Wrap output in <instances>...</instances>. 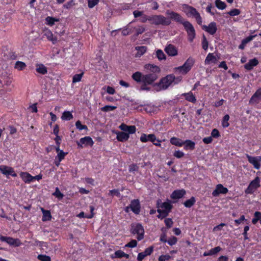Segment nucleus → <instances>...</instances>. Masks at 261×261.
<instances>
[{"label":"nucleus","mask_w":261,"mask_h":261,"mask_svg":"<svg viewBox=\"0 0 261 261\" xmlns=\"http://www.w3.org/2000/svg\"><path fill=\"white\" fill-rule=\"evenodd\" d=\"M202 48L204 50H206L208 48V41L206 38L203 36L202 41Z\"/></svg>","instance_id":"59"},{"label":"nucleus","mask_w":261,"mask_h":261,"mask_svg":"<svg viewBox=\"0 0 261 261\" xmlns=\"http://www.w3.org/2000/svg\"><path fill=\"white\" fill-rule=\"evenodd\" d=\"M67 154V152H65L63 151H60L58 153L57 156L56 157V160H59V162H61L62 160H63L65 156V155Z\"/></svg>","instance_id":"50"},{"label":"nucleus","mask_w":261,"mask_h":261,"mask_svg":"<svg viewBox=\"0 0 261 261\" xmlns=\"http://www.w3.org/2000/svg\"><path fill=\"white\" fill-rule=\"evenodd\" d=\"M218 59L217 57L214 55L213 53H209L204 61L205 65H210L211 64H215L217 63Z\"/></svg>","instance_id":"22"},{"label":"nucleus","mask_w":261,"mask_h":261,"mask_svg":"<svg viewBox=\"0 0 261 261\" xmlns=\"http://www.w3.org/2000/svg\"><path fill=\"white\" fill-rule=\"evenodd\" d=\"M137 245V242L135 240H132L125 245V247L134 248Z\"/></svg>","instance_id":"54"},{"label":"nucleus","mask_w":261,"mask_h":261,"mask_svg":"<svg viewBox=\"0 0 261 261\" xmlns=\"http://www.w3.org/2000/svg\"><path fill=\"white\" fill-rule=\"evenodd\" d=\"M215 5L216 7L219 10H224L226 8V4L221 0H216Z\"/></svg>","instance_id":"39"},{"label":"nucleus","mask_w":261,"mask_h":261,"mask_svg":"<svg viewBox=\"0 0 261 261\" xmlns=\"http://www.w3.org/2000/svg\"><path fill=\"white\" fill-rule=\"evenodd\" d=\"M170 143L173 145L180 147L182 146L184 144V141L176 137L171 138L170 139Z\"/></svg>","instance_id":"34"},{"label":"nucleus","mask_w":261,"mask_h":261,"mask_svg":"<svg viewBox=\"0 0 261 261\" xmlns=\"http://www.w3.org/2000/svg\"><path fill=\"white\" fill-rule=\"evenodd\" d=\"M231 16H235L240 14V11L237 9H233L227 13Z\"/></svg>","instance_id":"53"},{"label":"nucleus","mask_w":261,"mask_h":261,"mask_svg":"<svg viewBox=\"0 0 261 261\" xmlns=\"http://www.w3.org/2000/svg\"><path fill=\"white\" fill-rule=\"evenodd\" d=\"M194 63V59L189 57L182 66L175 67L174 69V71L178 74H186L191 69Z\"/></svg>","instance_id":"4"},{"label":"nucleus","mask_w":261,"mask_h":261,"mask_svg":"<svg viewBox=\"0 0 261 261\" xmlns=\"http://www.w3.org/2000/svg\"><path fill=\"white\" fill-rule=\"evenodd\" d=\"M131 210L135 214H138L140 212V205L138 200H133L130 204Z\"/></svg>","instance_id":"20"},{"label":"nucleus","mask_w":261,"mask_h":261,"mask_svg":"<svg viewBox=\"0 0 261 261\" xmlns=\"http://www.w3.org/2000/svg\"><path fill=\"white\" fill-rule=\"evenodd\" d=\"M143 75H142L141 72L139 71L136 72L132 75V78L137 82L143 83Z\"/></svg>","instance_id":"36"},{"label":"nucleus","mask_w":261,"mask_h":261,"mask_svg":"<svg viewBox=\"0 0 261 261\" xmlns=\"http://www.w3.org/2000/svg\"><path fill=\"white\" fill-rule=\"evenodd\" d=\"M228 192V190L227 188L224 187L222 184H218L212 192V195L214 197H217L220 194H226Z\"/></svg>","instance_id":"13"},{"label":"nucleus","mask_w":261,"mask_h":261,"mask_svg":"<svg viewBox=\"0 0 261 261\" xmlns=\"http://www.w3.org/2000/svg\"><path fill=\"white\" fill-rule=\"evenodd\" d=\"M258 64V61L256 58L250 60L249 62L244 65V67L248 70H251L254 66Z\"/></svg>","instance_id":"25"},{"label":"nucleus","mask_w":261,"mask_h":261,"mask_svg":"<svg viewBox=\"0 0 261 261\" xmlns=\"http://www.w3.org/2000/svg\"><path fill=\"white\" fill-rule=\"evenodd\" d=\"M37 258L41 261H51L50 257L45 255H38Z\"/></svg>","instance_id":"52"},{"label":"nucleus","mask_w":261,"mask_h":261,"mask_svg":"<svg viewBox=\"0 0 261 261\" xmlns=\"http://www.w3.org/2000/svg\"><path fill=\"white\" fill-rule=\"evenodd\" d=\"M166 14L168 15L171 19L178 22L181 23L182 24L183 22L185 21L182 17L177 13L174 12L173 11H167L166 12Z\"/></svg>","instance_id":"15"},{"label":"nucleus","mask_w":261,"mask_h":261,"mask_svg":"<svg viewBox=\"0 0 261 261\" xmlns=\"http://www.w3.org/2000/svg\"><path fill=\"white\" fill-rule=\"evenodd\" d=\"M172 257L169 254L162 255L158 258L159 261H167L170 259Z\"/></svg>","instance_id":"51"},{"label":"nucleus","mask_w":261,"mask_h":261,"mask_svg":"<svg viewBox=\"0 0 261 261\" xmlns=\"http://www.w3.org/2000/svg\"><path fill=\"white\" fill-rule=\"evenodd\" d=\"M144 69L146 72L152 73L143 75V83L145 85H151L158 79V74L160 72V68L158 66L147 64L144 66Z\"/></svg>","instance_id":"1"},{"label":"nucleus","mask_w":261,"mask_h":261,"mask_svg":"<svg viewBox=\"0 0 261 261\" xmlns=\"http://www.w3.org/2000/svg\"><path fill=\"white\" fill-rule=\"evenodd\" d=\"M260 187V179L256 177L254 180L251 181L248 187L245 190L247 194H252L258 188Z\"/></svg>","instance_id":"9"},{"label":"nucleus","mask_w":261,"mask_h":261,"mask_svg":"<svg viewBox=\"0 0 261 261\" xmlns=\"http://www.w3.org/2000/svg\"><path fill=\"white\" fill-rule=\"evenodd\" d=\"M183 25L188 34V39L192 42L195 37V31L193 25L188 21L183 22Z\"/></svg>","instance_id":"7"},{"label":"nucleus","mask_w":261,"mask_h":261,"mask_svg":"<svg viewBox=\"0 0 261 261\" xmlns=\"http://www.w3.org/2000/svg\"><path fill=\"white\" fill-rule=\"evenodd\" d=\"M116 107L112 106H106L101 108V110L103 112H109L114 110L116 109Z\"/></svg>","instance_id":"49"},{"label":"nucleus","mask_w":261,"mask_h":261,"mask_svg":"<svg viewBox=\"0 0 261 261\" xmlns=\"http://www.w3.org/2000/svg\"><path fill=\"white\" fill-rule=\"evenodd\" d=\"M185 145L184 148L186 150H193L195 148V143L190 140H187L184 142Z\"/></svg>","instance_id":"32"},{"label":"nucleus","mask_w":261,"mask_h":261,"mask_svg":"<svg viewBox=\"0 0 261 261\" xmlns=\"http://www.w3.org/2000/svg\"><path fill=\"white\" fill-rule=\"evenodd\" d=\"M114 133L117 135V139L120 142H125L128 140L129 136L128 134L124 132L115 131Z\"/></svg>","instance_id":"19"},{"label":"nucleus","mask_w":261,"mask_h":261,"mask_svg":"<svg viewBox=\"0 0 261 261\" xmlns=\"http://www.w3.org/2000/svg\"><path fill=\"white\" fill-rule=\"evenodd\" d=\"M83 76V73L75 74L72 78V83H76L81 81Z\"/></svg>","instance_id":"44"},{"label":"nucleus","mask_w":261,"mask_h":261,"mask_svg":"<svg viewBox=\"0 0 261 261\" xmlns=\"http://www.w3.org/2000/svg\"><path fill=\"white\" fill-rule=\"evenodd\" d=\"M132 232L134 234H137V239L140 241L143 239L144 230L143 226L140 224H135L132 225Z\"/></svg>","instance_id":"8"},{"label":"nucleus","mask_w":261,"mask_h":261,"mask_svg":"<svg viewBox=\"0 0 261 261\" xmlns=\"http://www.w3.org/2000/svg\"><path fill=\"white\" fill-rule=\"evenodd\" d=\"M246 156L248 162L251 164L254 168L258 169L260 166L261 156H252L248 154H246Z\"/></svg>","instance_id":"11"},{"label":"nucleus","mask_w":261,"mask_h":261,"mask_svg":"<svg viewBox=\"0 0 261 261\" xmlns=\"http://www.w3.org/2000/svg\"><path fill=\"white\" fill-rule=\"evenodd\" d=\"M166 53L170 56H175L177 55L178 51L176 48L173 45H168L165 49Z\"/></svg>","instance_id":"21"},{"label":"nucleus","mask_w":261,"mask_h":261,"mask_svg":"<svg viewBox=\"0 0 261 261\" xmlns=\"http://www.w3.org/2000/svg\"><path fill=\"white\" fill-rule=\"evenodd\" d=\"M165 223L166 224V225L168 227V228H170L171 227H172V225H173V221L170 218H167L165 220Z\"/></svg>","instance_id":"64"},{"label":"nucleus","mask_w":261,"mask_h":261,"mask_svg":"<svg viewBox=\"0 0 261 261\" xmlns=\"http://www.w3.org/2000/svg\"><path fill=\"white\" fill-rule=\"evenodd\" d=\"M184 95L186 99L188 101L193 103L196 102V99L192 93L189 92L188 93H185Z\"/></svg>","instance_id":"40"},{"label":"nucleus","mask_w":261,"mask_h":261,"mask_svg":"<svg viewBox=\"0 0 261 261\" xmlns=\"http://www.w3.org/2000/svg\"><path fill=\"white\" fill-rule=\"evenodd\" d=\"M186 194L185 190H175L171 194V197L172 199H179L182 197L184 195Z\"/></svg>","instance_id":"26"},{"label":"nucleus","mask_w":261,"mask_h":261,"mask_svg":"<svg viewBox=\"0 0 261 261\" xmlns=\"http://www.w3.org/2000/svg\"><path fill=\"white\" fill-rule=\"evenodd\" d=\"M99 2V0H88V5L90 8H93Z\"/></svg>","instance_id":"55"},{"label":"nucleus","mask_w":261,"mask_h":261,"mask_svg":"<svg viewBox=\"0 0 261 261\" xmlns=\"http://www.w3.org/2000/svg\"><path fill=\"white\" fill-rule=\"evenodd\" d=\"M40 210L43 214L42 220L43 222L49 221L51 219V215L49 211L45 210L43 208L40 207Z\"/></svg>","instance_id":"28"},{"label":"nucleus","mask_w":261,"mask_h":261,"mask_svg":"<svg viewBox=\"0 0 261 261\" xmlns=\"http://www.w3.org/2000/svg\"><path fill=\"white\" fill-rule=\"evenodd\" d=\"M129 255L128 254L124 253L123 251L121 250H117L115 251L114 255L112 256V258H122L125 257L126 258H129Z\"/></svg>","instance_id":"31"},{"label":"nucleus","mask_w":261,"mask_h":261,"mask_svg":"<svg viewBox=\"0 0 261 261\" xmlns=\"http://www.w3.org/2000/svg\"><path fill=\"white\" fill-rule=\"evenodd\" d=\"M158 208L157 211L159 214L158 218L161 219L166 217L171 211L172 207L170 201H166L161 203H158Z\"/></svg>","instance_id":"5"},{"label":"nucleus","mask_w":261,"mask_h":261,"mask_svg":"<svg viewBox=\"0 0 261 261\" xmlns=\"http://www.w3.org/2000/svg\"><path fill=\"white\" fill-rule=\"evenodd\" d=\"M175 77L173 74H169L162 78L160 81L153 84V87L156 91H160L167 89L174 81Z\"/></svg>","instance_id":"2"},{"label":"nucleus","mask_w":261,"mask_h":261,"mask_svg":"<svg viewBox=\"0 0 261 261\" xmlns=\"http://www.w3.org/2000/svg\"><path fill=\"white\" fill-rule=\"evenodd\" d=\"M156 56L159 60H165L166 56L164 52L161 50L158 49L156 51Z\"/></svg>","instance_id":"41"},{"label":"nucleus","mask_w":261,"mask_h":261,"mask_svg":"<svg viewBox=\"0 0 261 261\" xmlns=\"http://www.w3.org/2000/svg\"><path fill=\"white\" fill-rule=\"evenodd\" d=\"M94 144L92 139L89 136L85 137L80 139L79 142H77L78 146L83 148V146H92Z\"/></svg>","instance_id":"12"},{"label":"nucleus","mask_w":261,"mask_h":261,"mask_svg":"<svg viewBox=\"0 0 261 261\" xmlns=\"http://www.w3.org/2000/svg\"><path fill=\"white\" fill-rule=\"evenodd\" d=\"M220 136V133L217 129H213L211 133V137L214 138H218Z\"/></svg>","instance_id":"62"},{"label":"nucleus","mask_w":261,"mask_h":261,"mask_svg":"<svg viewBox=\"0 0 261 261\" xmlns=\"http://www.w3.org/2000/svg\"><path fill=\"white\" fill-rule=\"evenodd\" d=\"M150 21L155 25H168L171 23L169 19L161 15L150 16Z\"/></svg>","instance_id":"6"},{"label":"nucleus","mask_w":261,"mask_h":261,"mask_svg":"<svg viewBox=\"0 0 261 261\" xmlns=\"http://www.w3.org/2000/svg\"><path fill=\"white\" fill-rule=\"evenodd\" d=\"M75 126L77 129L80 130H82L83 129H87V126L85 125H82L81 122L80 120H78L75 123Z\"/></svg>","instance_id":"47"},{"label":"nucleus","mask_w":261,"mask_h":261,"mask_svg":"<svg viewBox=\"0 0 261 261\" xmlns=\"http://www.w3.org/2000/svg\"><path fill=\"white\" fill-rule=\"evenodd\" d=\"M45 21H46V23L47 25L52 26L55 24V22H58L59 21V19L58 18L48 16L46 18Z\"/></svg>","instance_id":"38"},{"label":"nucleus","mask_w":261,"mask_h":261,"mask_svg":"<svg viewBox=\"0 0 261 261\" xmlns=\"http://www.w3.org/2000/svg\"><path fill=\"white\" fill-rule=\"evenodd\" d=\"M202 28L211 35L215 34L217 30L216 23L214 22H211L208 25H203Z\"/></svg>","instance_id":"17"},{"label":"nucleus","mask_w":261,"mask_h":261,"mask_svg":"<svg viewBox=\"0 0 261 261\" xmlns=\"http://www.w3.org/2000/svg\"><path fill=\"white\" fill-rule=\"evenodd\" d=\"M226 225L225 223H221L220 224L216 226L213 228V231H219L222 229L223 227Z\"/></svg>","instance_id":"61"},{"label":"nucleus","mask_w":261,"mask_h":261,"mask_svg":"<svg viewBox=\"0 0 261 261\" xmlns=\"http://www.w3.org/2000/svg\"><path fill=\"white\" fill-rule=\"evenodd\" d=\"M254 218L252 220L253 224H255L259 220H261V213L259 212H255L254 214Z\"/></svg>","instance_id":"42"},{"label":"nucleus","mask_w":261,"mask_h":261,"mask_svg":"<svg viewBox=\"0 0 261 261\" xmlns=\"http://www.w3.org/2000/svg\"><path fill=\"white\" fill-rule=\"evenodd\" d=\"M0 171L6 176L11 175L13 177L17 176V174L15 173L14 169L10 167L2 165L0 166Z\"/></svg>","instance_id":"16"},{"label":"nucleus","mask_w":261,"mask_h":261,"mask_svg":"<svg viewBox=\"0 0 261 261\" xmlns=\"http://www.w3.org/2000/svg\"><path fill=\"white\" fill-rule=\"evenodd\" d=\"M36 71L41 74H45L47 72V68L42 64H38L36 65Z\"/></svg>","instance_id":"29"},{"label":"nucleus","mask_w":261,"mask_h":261,"mask_svg":"<svg viewBox=\"0 0 261 261\" xmlns=\"http://www.w3.org/2000/svg\"><path fill=\"white\" fill-rule=\"evenodd\" d=\"M229 119V116L227 114L224 116L222 122V125L223 127H227L229 125V124L228 123Z\"/></svg>","instance_id":"45"},{"label":"nucleus","mask_w":261,"mask_h":261,"mask_svg":"<svg viewBox=\"0 0 261 261\" xmlns=\"http://www.w3.org/2000/svg\"><path fill=\"white\" fill-rule=\"evenodd\" d=\"M119 128L123 132L128 134L129 136L130 134H133L136 132V126L134 125H127L124 123H122Z\"/></svg>","instance_id":"14"},{"label":"nucleus","mask_w":261,"mask_h":261,"mask_svg":"<svg viewBox=\"0 0 261 261\" xmlns=\"http://www.w3.org/2000/svg\"><path fill=\"white\" fill-rule=\"evenodd\" d=\"M261 100V88L258 89L251 97L250 102H257Z\"/></svg>","instance_id":"30"},{"label":"nucleus","mask_w":261,"mask_h":261,"mask_svg":"<svg viewBox=\"0 0 261 261\" xmlns=\"http://www.w3.org/2000/svg\"><path fill=\"white\" fill-rule=\"evenodd\" d=\"M0 240L5 242L9 245L14 247H18L21 245V241L18 239H14L11 237L1 236Z\"/></svg>","instance_id":"10"},{"label":"nucleus","mask_w":261,"mask_h":261,"mask_svg":"<svg viewBox=\"0 0 261 261\" xmlns=\"http://www.w3.org/2000/svg\"><path fill=\"white\" fill-rule=\"evenodd\" d=\"M27 67L25 63L21 61H17L14 65V68L18 71L24 70Z\"/></svg>","instance_id":"35"},{"label":"nucleus","mask_w":261,"mask_h":261,"mask_svg":"<svg viewBox=\"0 0 261 261\" xmlns=\"http://www.w3.org/2000/svg\"><path fill=\"white\" fill-rule=\"evenodd\" d=\"M177 241V239L175 237H172L171 238H169V240L167 241L169 245L170 246H172L175 245Z\"/></svg>","instance_id":"56"},{"label":"nucleus","mask_w":261,"mask_h":261,"mask_svg":"<svg viewBox=\"0 0 261 261\" xmlns=\"http://www.w3.org/2000/svg\"><path fill=\"white\" fill-rule=\"evenodd\" d=\"M153 250V247L152 246L149 247L144 250L143 252L145 253V254L147 256L150 255Z\"/></svg>","instance_id":"63"},{"label":"nucleus","mask_w":261,"mask_h":261,"mask_svg":"<svg viewBox=\"0 0 261 261\" xmlns=\"http://www.w3.org/2000/svg\"><path fill=\"white\" fill-rule=\"evenodd\" d=\"M110 195H111L112 196H116L117 197H120V193L118 190H112L110 191V193L109 194Z\"/></svg>","instance_id":"60"},{"label":"nucleus","mask_w":261,"mask_h":261,"mask_svg":"<svg viewBox=\"0 0 261 261\" xmlns=\"http://www.w3.org/2000/svg\"><path fill=\"white\" fill-rule=\"evenodd\" d=\"M256 36H257L256 35L250 36L244 39L243 40H242V42L246 45L247 43H248V42L251 41Z\"/></svg>","instance_id":"58"},{"label":"nucleus","mask_w":261,"mask_h":261,"mask_svg":"<svg viewBox=\"0 0 261 261\" xmlns=\"http://www.w3.org/2000/svg\"><path fill=\"white\" fill-rule=\"evenodd\" d=\"M43 37H45L48 40L51 41L53 44L57 42V38L54 36L51 31L48 29H45L43 31Z\"/></svg>","instance_id":"18"},{"label":"nucleus","mask_w":261,"mask_h":261,"mask_svg":"<svg viewBox=\"0 0 261 261\" xmlns=\"http://www.w3.org/2000/svg\"><path fill=\"white\" fill-rule=\"evenodd\" d=\"M90 212H91V214L90 215H85L84 213L82 212L77 215V217H79V218L85 217V218H89V219H91V218H93L94 216L93 211L94 210V207L93 206H90Z\"/></svg>","instance_id":"33"},{"label":"nucleus","mask_w":261,"mask_h":261,"mask_svg":"<svg viewBox=\"0 0 261 261\" xmlns=\"http://www.w3.org/2000/svg\"><path fill=\"white\" fill-rule=\"evenodd\" d=\"M136 32V35H139L142 34L145 31V28L142 25H139L135 28Z\"/></svg>","instance_id":"48"},{"label":"nucleus","mask_w":261,"mask_h":261,"mask_svg":"<svg viewBox=\"0 0 261 261\" xmlns=\"http://www.w3.org/2000/svg\"><path fill=\"white\" fill-rule=\"evenodd\" d=\"M195 202V198L193 197H191L190 199L186 200L184 202V205L187 207H190L194 204Z\"/></svg>","instance_id":"43"},{"label":"nucleus","mask_w":261,"mask_h":261,"mask_svg":"<svg viewBox=\"0 0 261 261\" xmlns=\"http://www.w3.org/2000/svg\"><path fill=\"white\" fill-rule=\"evenodd\" d=\"M181 10L187 17L195 18L198 24H202V18L195 8L187 4H183L181 6Z\"/></svg>","instance_id":"3"},{"label":"nucleus","mask_w":261,"mask_h":261,"mask_svg":"<svg viewBox=\"0 0 261 261\" xmlns=\"http://www.w3.org/2000/svg\"><path fill=\"white\" fill-rule=\"evenodd\" d=\"M135 49L137 50L135 57L136 58H139L146 52L147 47L145 46H137L136 47Z\"/></svg>","instance_id":"27"},{"label":"nucleus","mask_w":261,"mask_h":261,"mask_svg":"<svg viewBox=\"0 0 261 261\" xmlns=\"http://www.w3.org/2000/svg\"><path fill=\"white\" fill-rule=\"evenodd\" d=\"M184 155L185 153L180 150L175 151L173 153V155L178 159L181 158L184 156Z\"/></svg>","instance_id":"57"},{"label":"nucleus","mask_w":261,"mask_h":261,"mask_svg":"<svg viewBox=\"0 0 261 261\" xmlns=\"http://www.w3.org/2000/svg\"><path fill=\"white\" fill-rule=\"evenodd\" d=\"M53 195L59 199H62L64 197L63 194L60 191L58 187L56 188L55 192L53 194Z\"/></svg>","instance_id":"46"},{"label":"nucleus","mask_w":261,"mask_h":261,"mask_svg":"<svg viewBox=\"0 0 261 261\" xmlns=\"http://www.w3.org/2000/svg\"><path fill=\"white\" fill-rule=\"evenodd\" d=\"M73 118V115L69 111H65L63 112L61 119L63 120H70Z\"/></svg>","instance_id":"37"},{"label":"nucleus","mask_w":261,"mask_h":261,"mask_svg":"<svg viewBox=\"0 0 261 261\" xmlns=\"http://www.w3.org/2000/svg\"><path fill=\"white\" fill-rule=\"evenodd\" d=\"M20 176L25 183H30L33 181V176L26 172H21Z\"/></svg>","instance_id":"24"},{"label":"nucleus","mask_w":261,"mask_h":261,"mask_svg":"<svg viewBox=\"0 0 261 261\" xmlns=\"http://www.w3.org/2000/svg\"><path fill=\"white\" fill-rule=\"evenodd\" d=\"M140 140L142 142H146L149 141L151 142H154L155 140V136L153 134L147 135L145 134H143L140 137Z\"/></svg>","instance_id":"23"}]
</instances>
